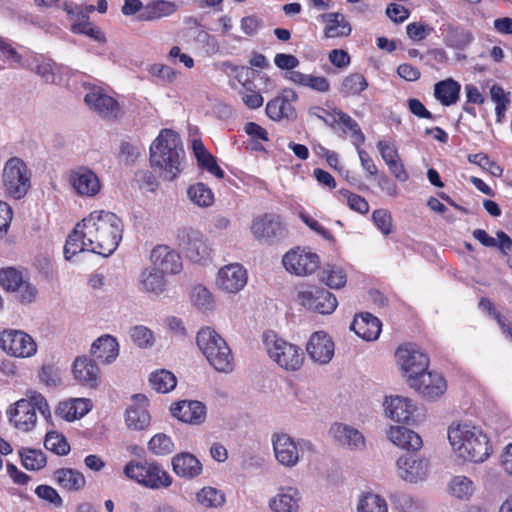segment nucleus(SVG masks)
<instances>
[{
	"label": "nucleus",
	"instance_id": "62",
	"mask_svg": "<svg viewBox=\"0 0 512 512\" xmlns=\"http://www.w3.org/2000/svg\"><path fill=\"white\" fill-rule=\"evenodd\" d=\"M148 71L153 77H156L168 83L174 82L178 75V72L176 70H174L170 66L161 63L152 64Z\"/></svg>",
	"mask_w": 512,
	"mask_h": 512
},
{
	"label": "nucleus",
	"instance_id": "55",
	"mask_svg": "<svg viewBox=\"0 0 512 512\" xmlns=\"http://www.w3.org/2000/svg\"><path fill=\"white\" fill-rule=\"evenodd\" d=\"M449 488L451 494L459 499H468L474 492L473 482L465 476H455Z\"/></svg>",
	"mask_w": 512,
	"mask_h": 512
},
{
	"label": "nucleus",
	"instance_id": "19",
	"mask_svg": "<svg viewBox=\"0 0 512 512\" xmlns=\"http://www.w3.org/2000/svg\"><path fill=\"white\" fill-rule=\"evenodd\" d=\"M170 412L179 421L190 425L203 424L207 416L205 404L197 400H181L172 403Z\"/></svg>",
	"mask_w": 512,
	"mask_h": 512
},
{
	"label": "nucleus",
	"instance_id": "6",
	"mask_svg": "<svg viewBox=\"0 0 512 512\" xmlns=\"http://www.w3.org/2000/svg\"><path fill=\"white\" fill-rule=\"evenodd\" d=\"M123 473L128 479L153 490L172 484L171 476L156 461L131 460L124 466Z\"/></svg>",
	"mask_w": 512,
	"mask_h": 512
},
{
	"label": "nucleus",
	"instance_id": "61",
	"mask_svg": "<svg viewBox=\"0 0 512 512\" xmlns=\"http://www.w3.org/2000/svg\"><path fill=\"white\" fill-rule=\"evenodd\" d=\"M191 299L193 304L199 309H208L213 302V296L211 292L206 287L201 285L193 288Z\"/></svg>",
	"mask_w": 512,
	"mask_h": 512
},
{
	"label": "nucleus",
	"instance_id": "17",
	"mask_svg": "<svg viewBox=\"0 0 512 512\" xmlns=\"http://www.w3.org/2000/svg\"><path fill=\"white\" fill-rule=\"evenodd\" d=\"M179 245L185 255L195 263H200L210 257L211 248L204 235L198 230L183 231Z\"/></svg>",
	"mask_w": 512,
	"mask_h": 512
},
{
	"label": "nucleus",
	"instance_id": "30",
	"mask_svg": "<svg viewBox=\"0 0 512 512\" xmlns=\"http://www.w3.org/2000/svg\"><path fill=\"white\" fill-rule=\"evenodd\" d=\"M461 84L449 77L434 84V97L445 107L456 104L460 99Z\"/></svg>",
	"mask_w": 512,
	"mask_h": 512
},
{
	"label": "nucleus",
	"instance_id": "9",
	"mask_svg": "<svg viewBox=\"0 0 512 512\" xmlns=\"http://www.w3.org/2000/svg\"><path fill=\"white\" fill-rule=\"evenodd\" d=\"M62 9L73 19L70 31L73 34L85 35L97 42H106L105 34L102 30L90 22L89 14L95 11L94 5H86L84 8L72 1H64Z\"/></svg>",
	"mask_w": 512,
	"mask_h": 512
},
{
	"label": "nucleus",
	"instance_id": "22",
	"mask_svg": "<svg viewBox=\"0 0 512 512\" xmlns=\"http://www.w3.org/2000/svg\"><path fill=\"white\" fill-rule=\"evenodd\" d=\"M84 101L103 118L117 119L121 114L119 102L102 90L90 91L85 95Z\"/></svg>",
	"mask_w": 512,
	"mask_h": 512
},
{
	"label": "nucleus",
	"instance_id": "10",
	"mask_svg": "<svg viewBox=\"0 0 512 512\" xmlns=\"http://www.w3.org/2000/svg\"><path fill=\"white\" fill-rule=\"evenodd\" d=\"M282 263L289 273L308 276L319 269L320 257L308 249L295 247L284 254Z\"/></svg>",
	"mask_w": 512,
	"mask_h": 512
},
{
	"label": "nucleus",
	"instance_id": "28",
	"mask_svg": "<svg viewBox=\"0 0 512 512\" xmlns=\"http://www.w3.org/2000/svg\"><path fill=\"white\" fill-rule=\"evenodd\" d=\"M273 448L278 462L292 467L299 460L298 448L294 440L286 434L277 435L273 439Z\"/></svg>",
	"mask_w": 512,
	"mask_h": 512
},
{
	"label": "nucleus",
	"instance_id": "46",
	"mask_svg": "<svg viewBox=\"0 0 512 512\" xmlns=\"http://www.w3.org/2000/svg\"><path fill=\"white\" fill-rule=\"evenodd\" d=\"M490 96L492 101L495 102L496 122L501 124L511 103L509 93H506L500 85L494 84L490 88Z\"/></svg>",
	"mask_w": 512,
	"mask_h": 512
},
{
	"label": "nucleus",
	"instance_id": "57",
	"mask_svg": "<svg viewBox=\"0 0 512 512\" xmlns=\"http://www.w3.org/2000/svg\"><path fill=\"white\" fill-rule=\"evenodd\" d=\"M358 512H387V504L378 495L367 493L358 504Z\"/></svg>",
	"mask_w": 512,
	"mask_h": 512
},
{
	"label": "nucleus",
	"instance_id": "21",
	"mask_svg": "<svg viewBox=\"0 0 512 512\" xmlns=\"http://www.w3.org/2000/svg\"><path fill=\"white\" fill-rule=\"evenodd\" d=\"M74 379L81 386L95 389L101 382V371L98 365L87 356L77 357L72 366Z\"/></svg>",
	"mask_w": 512,
	"mask_h": 512
},
{
	"label": "nucleus",
	"instance_id": "47",
	"mask_svg": "<svg viewBox=\"0 0 512 512\" xmlns=\"http://www.w3.org/2000/svg\"><path fill=\"white\" fill-rule=\"evenodd\" d=\"M321 280L332 289H340L345 286L347 275L341 267L327 264L322 270Z\"/></svg>",
	"mask_w": 512,
	"mask_h": 512
},
{
	"label": "nucleus",
	"instance_id": "32",
	"mask_svg": "<svg viewBox=\"0 0 512 512\" xmlns=\"http://www.w3.org/2000/svg\"><path fill=\"white\" fill-rule=\"evenodd\" d=\"M91 354L100 362L109 364L119 354V345L111 335H102L91 346Z\"/></svg>",
	"mask_w": 512,
	"mask_h": 512
},
{
	"label": "nucleus",
	"instance_id": "3",
	"mask_svg": "<svg viewBox=\"0 0 512 512\" xmlns=\"http://www.w3.org/2000/svg\"><path fill=\"white\" fill-rule=\"evenodd\" d=\"M448 439L465 461L480 463L489 456L488 438L474 426L453 423L448 429Z\"/></svg>",
	"mask_w": 512,
	"mask_h": 512
},
{
	"label": "nucleus",
	"instance_id": "63",
	"mask_svg": "<svg viewBox=\"0 0 512 512\" xmlns=\"http://www.w3.org/2000/svg\"><path fill=\"white\" fill-rule=\"evenodd\" d=\"M197 165L199 168L206 170L219 179H223L225 176V172L217 164L215 157L210 152L207 153L206 156L200 158L197 161Z\"/></svg>",
	"mask_w": 512,
	"mask_h": 512
},
{
	"label": "nucleus",
	"instance_id": "15",
	"mask_svg": "<svg viewBox=\"0 0 512 512\" xmlns=\"http://www.w3.org/2000/svg\"><path fill=\"white\" fill-rule=\"evenodd\" d=\"M408 383L411 388L428 400L440 397L447 389L445 378L439 373L428 370H425L418 376L411 377Z\"/></svg>",
	"mask_w": 512,
	"mask_h": 512
},
{
	"label": "nucleus",
	"instance_id": "16",
	"mask_svg": "<svg viewBox=\"0 0 512 512\" xmlns=\"http://www.w3.org/2000/svg\"><path fill=\"white\" fill-rule=\"evenodd\" d=\"M301 304L319 314H331L337 307V299L330 291L314 287L299 293Z\"/></svg>",
	"mask_w": 512,
	"mask_h": 512
},
{
	"label": "nucleus",
	"instance_id": "64",
	"mask_svg": "<svg viewBox=\"0 0 512 512\" xmlns=\"http://www.w3.org/2000/svg\"><path fill=\"white\" fill-rule=\"evenodd\" d=\"M431 31L429 25L420 22H412L406 26L407 35L414 42L424 40Z\"/></svg>",
	"mask_w": 512,
	"mask_h": 512
},
{
	"label": "nucleus",
	"instance_id": "48",
	"mask_svg": "<svg viewBox=\"0 0 512 512\" xmlns=\"http://www.w3.org/2000/svg\"><path fill=\"white\" fill-rule=\"evenodd\" d=\"M22 465L28 470L42 469L47 462L43 451L32 448H22L19 451Z\"/></svg>",
	"mask_w": 512,
	"mask_h": 512
},
{
	"label": "nucleus",
	"instance_id": "31",
	"mask_svg": "<svg viewBox=\"0 0 512 512\" xmlns=\"http://www.w3.org/2000/svg\"><path fill=\"white\" fill-rule=\"evenodd\" d=\"M386 403V411L392 420L404 424L414 422L413 414L415 412V406L410 400L395 396L391 397L390 400H386Z\"/></svg>",
	"mask_w": 512,
	"mask_h": 512
},
{
	"label": "nucleus",
	"instance_id": "25",
	"mask_svg": "<svg viewBox=\"0 0 512 512\" xmlns=\"http://www.w3.org/2000/svg\"><path fill=\"white\" fill-rule=\"evenodd\" d=\"M134 404L127 408L125 413V422L129 428L134 430H143L150 424V414L148 412V399L143 394L133 396Z\"/></svg>",
	"mask_w": 512,
	"mask_h": 512
},
{
	"label": "nucleus",
	"instance_id": "45",
	"mask_svg": "<svg viewBox=\"0 0 512 512\" xmlns=\"http://www.w3.org/2000/svg\"><path fill=\"white\" fill-rule=\"evenodd\" d=\"M149 383L155 391L159 393H168L176 387L177 380L172 372L161 369L151 373Z\"/></svg>",
	"mask_w": 512,
	"mask_h": 512
},
{
	"label": "nucleus",
	"instance_id": "2",
	"mask_svg": "<svg viewBox=\"0 0 512 512\" xmlns=\"http://www.w3.org/2000/svg\"><path fill=\"white\" fill-rule=\"evenodd\" d=\"M185 151L177 132L162 129L150 146L151 166L158 168L167 180H175L181 172Z\"/></svg>",
	"mask_w": 512,
	"mask_h": 512
},
{
	"label": "nucleus",
	"instance_id": "50",
	"mask_svg": "<svg viewBox=\"0 0 512 512\" xmlns=\"http://www.w3.org/2000/svg\"><path fill=\"white\" fill-rule=\"evenodd\" d=\"M235 79L241 84L246 92H255L259 90L255 84V80L260 77V72L247 66L234 67Z\"/></svg>",
	"mask_w": 512,
	"mask_h": 512
},
{
	"label": "nucleus",
	"instance_id": "60",
	"mask_svg": "<svg viewBox=\"0 0 512 512\" xmlns=\"http://www.w3.org/2000/svg\"><path fill=\"white\" fill-rule=\"evenodd\" d=\"M372 219L376 227L384 234L392 233V216L386 209H376L372 213Z\"/></svg>",
	"mask_w": 512,
	"mask_h": 512
},
{
	"label": "nucleus",
	"instance_id": "12",
	"mask_svg": "<svg viewBox=\"0 0 512 512\" xmlns=\"http://www.w3.org/2000/svg\"><path fill=\"white\" fill-rule=\"evenodd\" d=\"M0 347L7 354L28 358L37 351V344L27 333L20 330H5L0 334Z\"/></svg>",
	"mask_w": 512,
	"mask_h": 512
},
{
	"label": "nucleus",
	"instance_id": "43",
	"mask_svg": "<svg viewBox=\"0 0 512 512\" xmlns=\"http://www.w3.org/2000/svg\"><path fill=\"white\" fill-rule=\"evenodd\" d=\"M140 282L142 289L147 293L160 294L166 287L164 275L156 269H145L141 274Z\"/></svg>",
	"mask_w": 512,
	"mask_h": 512
},
{
	"label": "nucleus",
	"instance_id": "36",
	"mask_svg": "<svg viewBox=\"0 0 512 512\" xmlns=\"http://www.w3.org/2000/svg\"><path fill=\"white\" fill-rule=\"evenodd\" d=\"M389 439L398 447L408 451H417L423 445L422 439L417 433L402 426L391 427Z\"/></svg>",
	"mask_w": 512,
	"mask_h": 512
},
{
	"label": "nucleus",
	"instance_id": "27",
	"mask_svg": "<svg viewBox=\"0 0 512 512\" xmlns=\"http://www.w3.org/2000/svg\"><path fill=\"white\" fill-rule=\"evenodd\" d=\"M381 327L380 320L369 312L356 315L351 324V330L366 341L376 340L380 335Z\"/></svg>",
	"mask_w": 512,
	"mask_h": 512
},
{
	"label": "nucleus",
	"instance_id": "8",
	"mask_svg": "<svg viewBox=\"0 0 512 512\" xmlns=\"http://www.w3.org/2000/svg\"><path fill=\"white\" fill-rule=\"evenodd\" d=\"M5 191L14 199H22L31 187V173L25 162L18 158H10L3 169Z\"/></svg>",
	"mask_w": 512,
	"mask_h": 512
},
{
	"label": "nucleus",
	"instance_id": "26",
	"mask_svg": "<svg viewBox=\"0 0 512 512\" xmlns=\"http://www.w3.org/2000/svg\"><path fill=\"white\" fill-rule=\"evenodd\" d=\"M70 181L79 195L95 196L101 190V183L98 176L90 169L79 168L72 172Z\"/></svg>",
	"mask_w": 512,
	"mask_h": 512
},
{
	"label": "nucleus",
	"instance_id": "1",
	"mask_svg": "<svg viewBox=\"0 0 512 512\" xmlns=\"http://www.w3.org/2000/svg\"><path fill=\"white\" fill-rule=\"evenodd\" d=\"M88 251L109 256L118 247L123 233L122 220L109 211H93L83 219Z\"/></svg>",
	"mask_w": 512,
	"mask_h": 512
},
{
	"label": "nucleus",
	"instance_id": "14",
	"mask_svg": "<svg viewBox=\"0 0 512 512\" xmlns=\"http://www.w3.org/2000/svg\"><path fill=\"white\" fill-rule=\"evenodd\" d=\"M298 100V94L291 88L281 90L266 104V115L273 121L295 120L297 111L294 103Z\"/></svg>",
	"mask_w": 512,
	"mask_h": 512
},
{
	"label": "nucleus",
	"instance_id": "53",
	"mask_svg": "<svg viewBox=\"0 0 512 512\" xmlns=\"http://www.w3.org/2000/svg\"><path fill=\"white\" fill-rule=\"evenodd\" d=\"M44 446L47 450L61 456L67 455L70 451V445L64 435L55 431L47 433Z\"/></svg>",
	"mask_w": 512,
	"mask_h": 512
},
{
	"label": "nucleus",
	"instance_id": "4",
	"mask_svg": "<svg viewBox=\"0 0 512 512\" xmlns=\"http://www.w3.org/2000/svg\"><path fill=\"white\" fill-rule=\"evenodd\" d=\"M27 398L16 401L7 410L9 422L18 430L31 431L37 422L38 410L42 415L50 414L46 398L38 391L28 390Z\"/></svg>",
	"mask_w": 512,
	"mask_h": 512
},
{
	"label": "nucleus",
	"instance_id": "39",
	"mask_svg": "<svg viewBox=\"0 0 512 512\" xmlns=\"http://www.w3.org/2000/svg\"><path fill=\"white\" fill-rule=\"evenodd\" d=\"M298 490L292 487L283 488L270 501V507L275 512H297L298 511Z\"/></svg>",
	"mask_w": 512,
	"mask_h": 512
},
{
	"label": "nucleus",
	"instance_id": "20",
	"mask_svg": "<svg viewBox=\"0 0 512 512\" xmlns=\"http://www.w3.org/2000/svg\"><path fill=\"white\" fill-rule=\"evenodd\" d=\"M150 259L155 269L164 274H177L182 270L179 253L167 245H158L151 251Z\"/></svg>",
	"mask_w": 512,
	"mask_h": 512
},
{
	"label": "nucleus",
	"instance_id": "40",
	"mask_svg": "<svg viewBox=\"0 0 512 512\" xmlns=\"http://www.w3.org/2000/svg\"><path fill=\"white\" fill-rule=\"evenodd\" d=\"M54 478L59 486L68 491H78L84 488V475L72 468H61L54 472Z\"/></svg>",
	"mask_w": 512,
	"mask_h": 512
},
{
	"label": "nucleus",
	"instance_id": "7",
	"mask_svg": "<svg viewBox=\"0 0 512 512\" xmlns=\"http://www.w3.org/2000/svg\"><path fill=\"white\" fill-rule=\"evenodd\" d=\"M264 345L269 357L286 371L299 370L305 359L303 350L277 335L265 334Z\"/></svg>",
	"mask_w": 512,
	"mask_h": 512
},
{
	"label": "nucleus",
	"instance_id": "29",
	"mask_svg": "<svg viewBox=\"0 0 512 512\" xmlns=\"http://www.w3.org/2000/svg\"><path fill=\"white\" fill-rule=\"evenodd\" d=\"M178 9L176 3L168 0H151L143 11L138 14L137 19L142 22H152L164 17L173 15Z\"/></svg>",
	"mask_w": 512,
	"mask_h": 512
},
{
	"label": "nucleus",
	"instance_id": "56",
	"mask_svg": "<svg viewBox=\"0 0 512 512\" xmlns=\"http://www.w3.org/2000/svg\"><path fill=\"white\" fill-rule=\"evenodd\" d=\"M464 89L466 93V101L462 106V110L469 115L476 116V109L473 105H482L485 102V97L479 91L478 87L473 84H466Z\"/></svg>",
	"mask_w": 512,
	"mask_h": 512
},
{
	"label": "nucleus",
	"instance_id": "51",
	"mask_svg": "<svg viewBox=\"0 0 512 512\" xmlns=\"http://www.w3.org/2000/svg\"><path fill=\"white\" fill-rule=\"evenodd\" d=\"M22 273L13 267L0 269V285L7 291H18L23 285Z\"/></svg>",
	"mask_w": 512,
	"mask_h": 512
},
{
	"label": "nucleus",
	"instance_id": "33",
	"mask_svg": "<svg viewBox=\"0 0 512 512\" xmlns=\"http://www.w3.org/2000/svg\"><path fill=\"white\" fill-rule=\"evenodd\" d=\"M286 79L291 83L306 87L317 93H327L330 91V82L325 76H316L313 74H305L300 71L288 72Z\"/></svg>",
	"mask_w": 512,
	"mask_h": 512
},
{
	"label": "nucleus",
	"instance_id": "42",
	"mask_svg": "<svg viewBox=\"0 0 512 512\" xmlns=\"http://www.w3.org/2000/svg\"><path fill=\"white\" fill-rule=\"evenodd\" d=\"M368 87L366 77L358 72L345 76L340 84L339 92L344 97L359 96Z\"/></svg>",
	"mask_w": 512,
	"mask_h": 512
},
{
	"label": "nucleus",
	"instance_id": "41",
	"mask_svg": "<svg viewBox=\"0 0 512 512\" xmlns=\"http://www.w3.org/2000/svg\"><path fill=\"white\" fill-rule=\"evenodd\" d=\"M88 239L84 236L83 221L77 223L72 232L68 235L64 245V256L70 260L76 254L88 250Z\"/></svg>",
	"mask_w": 512,
	"mask_h": 512
},
{
	"label": "nucleus",
	"instance_id": "18",
	"mask_svg": "<svg viewBox=\"0 0 512 512\" xmlns=\"http://www.w3.org/2000/svg\"><path fill=\"white\" fill-rule=\"evenodd\" d=\"M246 269L239 263L228 264L218 272L217 286L227 293H238L247 284Z\"/></svg>",
	"mask_w": 512,
	"mask_h": 512
},
{
	"label": "nucleus",
	"instance_id": "38",
	"mask_svg": "<svg viewBox=\"0 0 512 512\" xmlns=\"http://www.w3.org/2000/svg\"><path fill=\"white\" fill-rule=\"evenodd\" d=\"M333 437L343 446L361 448L365 445L363 435L356 429L341 423H335L330 428Z\"/></svg>",
	"mask_w": 512,
	"mask_h": 512
},
{
	"label": "nucleus",
	"instance_id": "34",
	"mask_svg": "<svg viewBox=\"0 0 512 512\" xmlns=\"http://www.w3.org/2000/svg\"><path fill=\"white\" fill-rule=\"evenodd\" d=\"M91 408L92 404L89 399H70L59 403L57 415L67 421H74L85 416Z\"/></svg>",
	"mask_w": 512,
	"mask_h": 512
},
{
	"label": "nucleus",
	"instance_id": "44",
	"mask_svg": "<svg viewBox=\"0 0 512 512\" xmlns=\"http://www.w3.org/2000/svg\"><path fill=\"white\" fill-rule=\"evenodd\" d=\"M187 196L191 202L199 207H210L214 203L212 190L202 182L190 185L187 189Z\"/></svg>",
	"mask_w": 512,
	"mask_h": 512
},
{
	"label": "nucleus",
	"instance_id": "24",
	"mask_svg": "<svg viewBox=\"0 0 512 512\" xmlns=\"http://www.w3.org/2000/svg\"><path fill=\"white\" fill-rule=\"evenodd\" d=\"M397 467L403 480L416 483L427 477L429 464L426 459L417 458L415 455H406L398 459Z\"/></svg>",
	"mask_w": 512,
	"mask_h": 512
},
{
	"label": "nucleus",
	"instance_id": "13",
	"mask_svg": "<svg viewBox=\"0 0 512 512\" xmlns=\"http://www.w3.org/2000/svg\"><path fill=\"white\" fill-rule=\"evenodd\" d=\"M395 358L397 364L407 374L408 380L420 375L429 366L428 356L411 343L400 345L395 352Z\"/></svg>",
	"mask_w": 512,
	"mask_h": 512
},
{
	"label": "nucleus",
	"instance_id": "5",
	"mask_svg": "<svg viewBox=\"0 0 512 512\" xmlns=\"http://www.w3.org/2000/svg\"><path fill=\"white\" fill-rule=\"evenodd\" d=\"M199 349L216 371L229 373L234 368V359L226 341L212 328H202L196 337Z\"/></svg>",
	"mask_w": 512,
	"mask_h": 512
},
{
	"label": "nucleus",
	"instance_id": "58",
	"mask_svg": "<svg viewBox=\"0 0 512 512\" xmlns=\"http://www.w3.org/2000/svg\"><path fill=\"white\" fill-rule=\"evenodd\" d=\"M197 500L205 507H218L224 503L225 497L213 487H204L197 493Z\"/></svg>",
	"mask_w": 512,
	"mask_h": 512
},
{
	"label": "nucleus",
	"instance_id": "11",
	"mask_svg": "<svg viewBox=\"0 0 512 512\" xmlns=\"http://www.w3.org/2000/svg\"><path fill=\"white\" fill-rule=\"evenodd\" d=\"M250 231L259 241L272 244L287 234L281 216L275 213H264L252 220Z\"/></svg>",
	"mask_w": 512,
	"mask_h": 512
},
{
	"label": "nucleus",
	"instance_id": "23",
	"mask_svg": "<svg viewBox=\"0 0 512 512\" xmlns=\"http://www.w3.org/2000/svg\"><path fill=\"white\" fill-rule=\"evenodd\" d=\"M306 350L313 361L327 364L334 355V342L327 333L317 331L311 335Z\"/></svg>",
	"mask_w": 512,
	"mask_h": 512
},
{
	"label": "nucleus",
	"instance_id": "37",
	"mask_svg": "<svg viewBox=\"0 0 512 512\" xmlns=\"http://www.w3.org/2000/svg\"><path fill=\"white\" fill-rule=\"evenodd\" d=\"M173 471L181 477L193 478L202 471L200 461L192 454L183 452L172 459Z\"/></svg>",
	"mask_w": 512,
	"mask_h": 512
},
{
	"label": "nucleus",
	"instance_id": "54",
	"mask_svg": "<svg viewBox=\"0 0 512 512\" xmlns=\"http://www.w3.org/2000/svg\"><path fill=\"white\" fill-rule=\"evenodd\" d=\"M148 449L155 455H167L173 452L174 443L170 436L158 433L150 439Z\"/></svg>",
	"mask_w": 512,
	"mask_h": 512
},
{
	"label": "nucleus",
	"instance_id": "52",
	"mask_svg": "<svg viewBox=\"0 0 512 512\" xmlns=\"http://www.w3.org/2000/svg\"><path fill=\"white\" fill-rule=\"evenodd\" d=\"M335 115L337 116V121L341 125H343L344 128L349 130L351 132L352 137L355 140V145H361L365 141V136L357 123L349 114L343 112L342 110H334Z\"/></svg>",
	"mask_w": 512,
	"mask_h": 512
},
{
	"label": "nucleus",
	"instance_id": "59",
	"mask_svg": "<svg viewBox=\"0 0 512 512\" xmlns=\"http://www.w3.org/2000/svg\"><path fill=\"white\" fill-rule=\"evenodd\" d=\"M130 337L140 348H147L154 342L153 332L145 326L138 325L130 330Z\"/></svg>",
	"mask_w": 512,
	"mask_h": 512
},
{
	"label": "nucleus",
	"instance_id": "35",
	"mask_svg": "<svg viewBox=\"0 0 512 512\" xmlns=\"http://www.w3.org/2000/svg\"><path fill=\"white\" fill-rule=\"evenodd\" d=\"M324 27V36L326 38L347 37L350 35L352 28L345 16L341 13L334 12L322 15Z\"/></svg>",
	"mask_w": 512,
	"mask_h": 512
},
{
	"label": "nucleus",
	"instance_id": "49",
	"mask_svg": "<svg viewBox=\"0 0 512 512\" xmlns=\"http://www.w3.org/2000/svg\"><path fill=\"white\" fill-rule=\"evenodd\" d=\"M339 200H346L348 207L359 214L365 215L369 212L368 201L359 194L353 193L348 189H340L336 193Z\"/></svg>",
	"mask_w": 512,
	"mask_h": 512
}]
</instances>
